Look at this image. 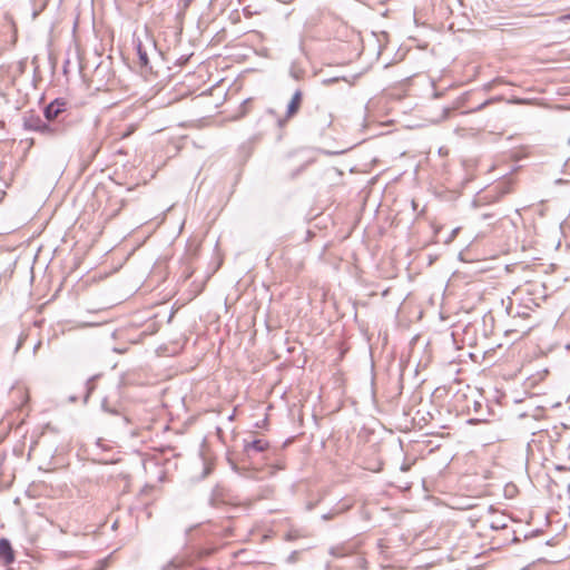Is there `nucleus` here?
Returning <instances> with one entry per match:
<instances>
[{"label":"nucleus","mask_w":570,"mask_h":570,"mask_svg":"<svg viewBox=\"0 0 570 570\" xmlns=\"http://www.w3.org/2000/svg\"><path fill=\"white\" fill-rule=\"evenodd\" d=\"M568 18H570V14L568 16Z\"/></svg>","instance_id":"obj_17"},{"label":"nucleus","mask_w":570,"mask_h":570,"mask_svg":"<svg viewBox=\"0 0 570 570\" xmlns=\"http://www.w3.org/2000/svg\"><path fill=\"white\" fill-rule=\"evenodd\" d=\"M134 43L139 58L140 67L144 68L146 71L151 70V66L149 63V52L156 51V42L146 33L145 42L140 38L135 37Z\"/></svg>","instance_id":"obj_3"},{"label":"nucleus","mask_w":570,"mask_h":570,"mask_svg":"<svg viewBox=\"0 0 570 570\" xmlns=\"http://www.w3.org/2000/svg\"><path fill=\"white\" fill-rule=\"evenodd\" d=\"M186 1V4L190 3L193 0H185Z\"/></svg>","instance_id":"obj_16"},{"label":"nucleus","mask_w":570,"mask_h":570,"mask_svg":"<svg viewBox=\"0 0 570 570\" xmlns=\"http://www.w3.org/2000/svg\"><path fill=\"white\" fill-rule=\"evenodd\" d=\"M180 567V563H177L175 560H171L167 563V566L165 567V570L169 569V568H179Z\"/></svg>","instance_id":"obj_13"},{"label":"nucleus","mask_w":570,"mask_h":570,"mask_svg":"<svg viewBox=\"0 0 570 570\" xmlns=\"http://www.w3.org/2000/svg\"><path fill=\"white\" fill-rule=\"evenodd\" d=\"M273 468H275L276 470H284L285 469V463L283 460H278L275 464L272 465Z\"/></svg>","instance_id":"obj_12"},{"label":"nucleus","mask_w":570,"mask_h":570,"mask_svg":"<svg viewBox=\"0 0 570 570\" xmlns=\"http://www.w3.org/2000/svg\"><path fill=\"white\" fill-rule=\"evenodd\" d=\"M302 99L303 94L299 89H297L293 94L292 99L287 106L285 117H281L273 109H267L258 120V125L263 124V128L262 130H259L258 135L262 136L271 128H283L286 125L287 120L297 114L302 104Z\"/></svg>","instance_id":"obj_1"},{"label":"nucleus","mask_w":570,"mask_h":570,"mask_svg":"<svg viewBox=\"0 0 570 570\" xmlns=\"http://www.w3.org/2000/svg\"><path fill=\"white\" fill-rule=\"evenodd\" d=\"M21 142H24V144H27L28 147H31L33 145V139L32 138L24 139V140H21Z\"/></svg>","instance_id":"obj_14"},{"label":"nucleus","mask_w":570,"mask_h":570,"mask_svg":"<svg viewBox=\"0 0 570 570\" xmlns=\"http://www.w3.org/2000/svg\"><path fill=\"white\" fill-rule=\"evenodd\" d=\"M23 129L39 132L46 137H56L65 131V128L58 122H47L39 115L26 112L22 117Z\"/></svg>","instance_id":"obj_2"},{"label":"nucleus","mask_w":570,"mask_h":570,"mask_svg":"<svg viewBox=\"0 0 570 570\" xmlns=\"http://www.w3.org/2000/svg\"><path fill=\"white\" fill-rule=\"evenodd\" d=\"M33 4L36 8L33 9L32 17L37 18L38 14L46 8L47 0H33Z\"/></svg>","instance_id":"obj_8"},{"label":"nucleus","mask_w":570,"mask_h":570,"mask_svg":"<svg viewBox=\"0 0 570 570\" xmlns=\"http://www.w3.org/2000/svg\"><path fill=\"white\" fill-rule=\"evenodd\" d=\"M86 386H87V394L85 396V399L87 400L89 394L92 392V390L95 389V384H94V377L92 379H89L86 383Z\"/></svg>","instance_id":"obj_10"},{"label":"nucleus","mask_w":570,"mask_h":570,"mask_svg":"<svg viewBox=\"0 0 570 570\" xmlns=\"http://www.w3.org/2000/svg\"><path fill=\"white\" fill-rule=\"evenodd\" d=\"M40 345H41V342L39 341V342L35 345L33 351L36 352V351H37V348H39V347H40Z\"/></svg>","instance_id":"obj_15"},{"label":"nucleus","mask_w":570,"mask_h":570,"mask_svg":"<svg viewBox=\"0 0 570 570\" xmlns=\"http://www.w3.org/2000/svg\"><path fill=\"white\" fill-rule=\"evenodd\" d=\"M493 101H494L493 99L485 100L484 102H482L481 105L475 107L472 111H480V110L484 109L488 105H490Z\"/></svg>","instance_id":"obj_11"},{"label":"nucleus","mask_w":570,"mask_h":570,"mask_svg":"<svg viewBox=\"0 0 570 570\" xmlns=\"http://www.w3.org/2000/svg\"><path fill=\"white\" fill-rule=\"evenodd\" d=\"M109 563V558L99 560L91 570H106Z\"/></svg>","instance_id":"obj_9"},{"label":"nucleus","mask_w":570,"mask_h":570,"mask_svg":"<svg viewBox=\"0 0 570 570\" xmlns=\"http://www.w3.org/2000/svg\"><path fill=\"white\" fill-rule=\"evenodd\" d=\"M67 101L65 99H55L45 107L43 115L47 122H58V119L66 112Z\"/></svg>","instance_id":"obj_4"},{"label":"nucleus","mask_w":570,"mask_h":570,"mask_svg":"<svg viewBox=\"0 0 570 570\" xmlns=\"http://www.w3.org/2000/svg\"><path fill=\"white\" fill-rule=\"evenodd\" d=\"M313 122L321 129H325L332 124V114L325 107H316V112L313 116Z\"/></svg>","instance_id":"obj_7"},{"label":"nucleus","mask_w":570,"mask_h":570,"mask_svg":"<svg viewBox=\"0 0 570 570\" xmlns=\"http://www.w3.org/2000/svg\"><path fill=\"white\" fill-rule=\"evenodd\" d=\"M269 449V442L265 439L247 440L243 441V450L245 454L252 458L256 453L265 452Z\"/></svg>","instance_id":"obj_5"},{"label":"nucleus","mask_w":570,"mask_h":570,"mask_svg":"<svg viewBox=\"0 0 570 570\" xmlns=\"http://www.w3.org/2000/svg\"><path fill=\"white\" fill-rule=\"evenodd\" d=\"M16 556L10 541L6 538L0 539V562L3 566H10L14 562Z\"/></svg>","instance_id":"obj_6"}]
</instances>
